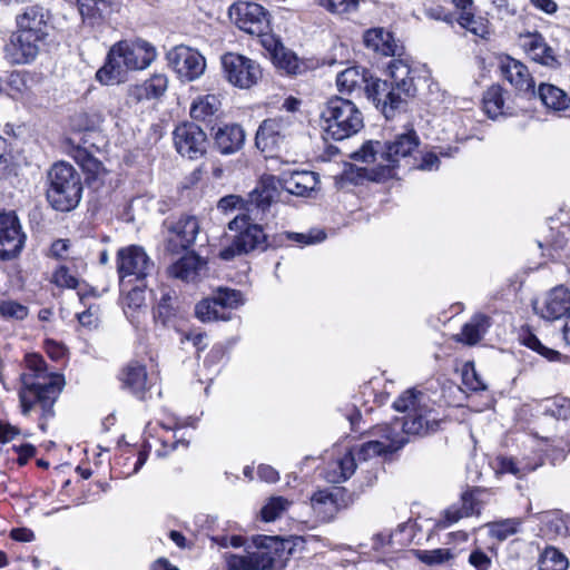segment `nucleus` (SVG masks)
Returning a JSON list of instances; mask_svg holds the SVG:
<instances>
[{"instance_id":"obj_1","label":"nucleus","mask_w":570,"mask_h":570,"mask_svg":"<svg viewBox=\"0 0 570 570\" xmlns=\"http://www.w3.org/2000/svg\"><path fill=\"white\" fill-rule=\"evenodd\" d=\"M425 395L414 389L403 392L394 402L393 409L397 412L406 413L391 424H381L371 429L370 435L380 443H397L386 451L392 454L404 448L409 442L410 435H425L438 430L439 421L432 416V411L428 409Z\"/></svg>"},{"instance_id":"obj_2","label":"nucleus","mask_w":570,"mask_h":570,"mask_svg":"<svg viewBox=\"0 0 570 570\" xmlns=\"http://www.w3.org/2000/svg\"><path fill=\"white\" fill-rule=\"evenodd\" d=\"M229 230L234 232L232 243L219 252L223 261H232L236 256L246 255L254 250L265 252L268 248L284 246L286 242H295L302 246L313 245L326 238L324 230L309 233L285 232L272 238L264 232L262 225L256 224L248 215H237L228 223Z\"/></svg>"},{"instance_id":"obj_3","label":"nucleus","mask_w":570,"mask_h":570,"mask_svg":"<svg viewBox=\"0 0 570 570\" xmlns=\"http://www.w3.org/2000/svg\"><path fill=\"white\" fill-rule=\"evenodd\" d=\"M390 79L382 80L371 75L364 87L365 95L386 119L404 109L409 98L416 95L413 70L403 59H393L387 66Z\"/></svg>"},{"instance_id":"obj_4","label":"nucleus","mask_w":570,"mask_h":570,"mask_svg":"<svg viewBox=\"0 0 570 570\" xmlns=\"http://www.w3.org/2000/svg\"><path fill=\"white\" fill-rule=\"evenodd\" d=\"M419 145L420 138L411 129L384 142L379 140L365 141L358 150L352 154V158L355 161L376 164V167L371 169L370 177L374 181H382L393 178L400 161L409 158Z\"/></svg>"},{"instance_id":"obj_5","label":"nucleus","mask_w":570,"mask_h":570,"mask_svg":"<svg viewBox=\"0 0 570 570\" xmlns=\"http://www.w3.org/2000/svg\"><path fill=\"white\" fill-rule=\"evenodd\" d=\"M26 363L33 373L21 375V389L19 400L22 414L27 415L36 405L43 410L45 417H53V405L61 391L60 375H45L46 362L39 354H27Z\"/></svg>"},{"instance_id":"obj_6","label":"nucleus","mask_w":570,"mask_h":570,"mask_svg":"<svg viewBox=\"0 0 570 570\" xmlns=\"http://www.w3.org/2000/svg\"><path fill=\"white\" fill-rule=\"evenodd\" d=\"M157 56L156 49L146 40H121L108 51L105 65L96 78L104 85L125 81L127 70H142L150 66Z\"/></svg>"},{"instance_id":"obj_7","label":"nucleus","mask_w":570,"mask_h":570,"mask_svg":"<svg viewBox=\"0 0 570 570\" xmlns=\"http://www.w3.org/2000/svg\"><path fill=\"white\" fill-rule=\"evenodd\" d=\"M254 550L245 554L226 553L228 570H282L285 568V543L278 537L258 535L253 539Z\"/></svg>"},{"instance_id":"obj_8","label":"nucleus","mask_w":570,"mask_h":570,"mask_svg":"<svg viewBox=\"0 0 570 570\" xmlns=\"http://www.w3.org/2000/svg\"><path fill=\"white\" fill-rule=\"evenodd\" d=\"M325 134L334 140H343L357 134L364 126L363 115L350 99L338 96L330 98L321 110Z\"/></svg>"},{"instance_id":"obj_9","label":"nucleus","mask_w":570,"mask_h":570,"mask_svg":"<svg viewBox=\"0 0 570 570\" xmlns=\"http://www.w3.org/2000/svg\"><path fill=\"white\" fill-rule=\"evenodd\" d=\"M46 195L53 209L59 212L75 209L82 195L79 173L68 163H56L48 173Z\"/></svg>"},{"instance_id":"obj_10","label":"nucleus","mask_w":570,"mask_h":570,"mask_svg":"<svg viewBox=\"0 0 570 570\" xmlns=\"http://www.w3.org/2000/svg\"><path fill=\"white\" fill-rule=\"evenodd\" d=\"M542 424L547 429L541 436L560 452H570V400L554 397L543 407Z\"/></svg>"},{"instance_id":"obj_11","label":"nucleus","mask_w":570,"mask_h":570,"mask_svg":"<svg viewBox=\"0 0 570 570\" xmlns=\"http://www.w3.org/2000/svg\"><path fill=\"white\" fill-rule=\"evenodd\" d=\"M117 273L120 287L124 289L126 278L128 282L142 283L146 277L155 272V264L145 249L138 245L121 247L116 256Z\"/></svg>"},{"instance_id":"obj_12","label":"nucleus","mask_w":570,"mask_h":570,"mask_svg":"<svg viewBox=\"0 0 570 570\" xmlns=\"http://www.w3.org/2000/svg\"><path fill=\"white\" fill-rule=\"evenodd\" d=\"M293 117H274L267 118L259 125L255 145L266 157H275L287 146L291 137V127Z\"/></svg>"},{"instance_id":"obj_13","label":"nucleus","mask_w":570,"mask_h":570,"mask_svg":"<svg viewBox=\"0 0 570 570\" xmlns=\"http://www.w3.org/2000/svg\"><path fill=\"white\" fill-rule=\"evenodd\" d=\"M222 67L227 81L240 89L255 86L263 75L255 60L235 52L223 55Z\"/></svg>"},{"instance_id":"obj_14","label":"nucleus","mask_w":570,"mask_h":570,"mask_svg":"<svg viewBox=\"0 0 570 570\" xmlns=\"http://www.w3.org/2000/svg\"><path fill=\"white\" fill-rule=\"evenodd\" d=\"M230 19L243 31L253 36H265L269 31L268 12L255 2L239 1L228 10Z\"/></svg>"},{"instance_id":"obj_15","label":"nucleus","mask_w":570,"mask_h":570,"mask_svg":"<svg viewBox=\"0 0 570 570\" xmlns=\"http://www.w3.org/2000/svg\"><path fill=\"white\" fill-rule=\"evenodd\" d=\"M26 235L14 212H0V259L11 261L22 250Z\"/></svg>"},{"instance_id":"obj_16","label":"nucleus","mask_w":570,"mask_h":570,"mask_svg":"<svg viewBox=\"0 0 570 570\" xmlns=\"http://www.w3.org/2000/svg\"><path fill=\"white\" fill-rule=\"evenodd\" d=\"M168 65L181 80L193 81L199 78L206 68L205 58L186 46H176L167 52Z\"/></svg>"},{"instance_id":"obj_17","label":"nucleus","mask_w":570,"mask_h":570,"mask_svg":"<svg viewBox=\"0 0 570 570\" xmlns=\"http://www.w3.org/2000/svg\"><path fill=\"white\" fill-rule=\"evenodd\" d=\"M176 150L189 159H198L207 148V136L195 122H183L174 130Z\"/></svg>"},{"instance_id":"obj_18","label":"nucleus","mask_w":570,"mask_h":570,"mask_svg":"<svg viewBox=\"0 0 570 570\" xmlns=\"http://www.w3.org/2000/svg\"><path fill=\"white\" fill-rule=\"evenodd\" d=\"M45 42L19 30L11 32L3 47L7 61L11 65H28L36 60Z\"/></svg>"},{"instance_id":"obj_19","label":"nucleus","mask_w":570,"mask_h":570,"mask_svg":"<svg viewBox=\"0 0 570 570\" xmlns=\"http://www.w3.org/2000/svg\"><path fill=\"white\" fill-rule=\"evenodd\" d=\"M533 309L548 321L567 317L570 314V289L563 285L551 288L542 299L533 302Z\"/></svg>"},{"instance_id":"obj_20","label":"nucleus","mask_w":570,"mask_h":570,"mask_svg":"<svg viewBox=\"0 0 570 570\" xmlns=\"http://www.w3.org/2000/svg\"><path fill=\"white\" fill-rule=\"evenodd\" d=\"M199 223L195 216H183L168 227L170 236L166 243V250L178 254L190 248L199 234Z\"/></svg>"},{"instance_id":"obj_21","label":"nucleus","mask_w":570,"mask_h":570,"mask_svg":"<svg viewBox=\"0 0 570 570\" xmlns=\"http://www.w3.org/2000/svg\"><path fill=\"white\" fill-rule=\"evenodd\" d=\"M121 387L140 401L151 397L153 379L146 366L137 361L129 362L120 373Z\"/></svg>"},{"instance_id":"obj_22","label":"nucleus","mask_w":570,"mask_h":570,"mask_svg":"<svg viewBox=\"0 0 570 570\" xmlns=\"http://www.w3.org/2000/svg\"><path fill=\"white\" fill-rule=\"evenodd\" d=\"M345 494L346 491L338 487L318 490L311 497V507L322 520L331 521L346 507Z\"/></svg>"},{"instance_id":"obj_23","label":"nucleus","mask_w":570,"mask_h":570,"mask_svg":"<svg viewBox=\"0 0 570 570\" xmlns=\"http://www.w3.org/2000/svg\"><path fill=\"white\" fill-rule=\"evenodd\" d=\"M17 30L35 37L42 42L48 37V21L45 9L40 6H29L16 17Z\"/></svg>"},{"instance_id":"obj_24","label":"nucleus","mask_w":570,"mask_h":570,"mask_svg":"<svg viewBox=\"0 0 570 570\" xmlns=\"http://www.w3.org/2000/svg\"><path fill=\"white\" fill-rule=\"evenodd\" d=\"M214 147L222 155H232L240 150L245 144V130L238 124H225L212 128Z\"/></svg>"},{"instance_id":"obj_25","label":"nucleus","mask_w":570,"mask_h":570,"mask_svg":"<svg viewBox=\"0 0 570 570\" xmlns=\"http://www.w3.org/2000/svg\"><path fill=\"white\" fill-rule=\"evenodd\" d=\"M520 38L523 39V48L533 61L552 69L560 67V61L553 49L547 43L541 33L537 31L525 32Z\"/></svg>"},{"instance_id":"obj_26","label":"nucleus","mask_w":570,"mask_h":570,"mask_svg":"<svg viewBox=\"0 0 570 570\" xmlns=\"http://www.w3.org/2000/svg\"><path fill=\"white\" fill-rule=\"evenodd\" d=\"M206 264L207 262L199 255L195 252H190L171 264L168 268V273L174 278L184 282H195L206 268Z\"/></svg>"},{"instance_id":"obj_27","label":"nucleus","mask_w":570,"mask_h":570,"mask_svg":"<svg viewBox=\"0 0 570 570\" xmlns=\"http://www.w3.org/2000/svg\"><path fill=\"white\" fill-rule=\"evenodd\" d=\"M503 77L520 92L534 94V82L525 65L508 57L501 65Z\"/></svg>"},{"instance_id":"obj_28","label":"nucleus","mask_w":570,"mask_h":570,"mask_svg":"<svg viewBox=\"0 0 570 570\" xmlns=\"http://www.w3.org/2000/svg\"><path fill=\"white\" fill-rule=\"evenodd\" d=\"M364 45L367 49L373 50L382 56H401L402 47L395 42L393 35L383 28H373L367 30L363 37Z\"/></svg>"},{"instance_id":"obj_29","label":"nucleus","mask_w":570,"mask_h":570,"mask_svg":"<svg viewBox=\"0 0 570 570\" xmlns=\"http://www.w3.org/2000/svg\"><path fill=\"white\" fill-rule=\"evenodd\" d=\"M535 518L542 524L541 531L550 539L570 535V514L563 513L561 510H551L539 512Z\"/></svg>"},{"instance_id":"obj_30","label":"nucleus","mask_w":570,"mask_h":570,"mask_svg":"<svg viewBox=\"0 0 570 570\" xmlns=\"http://www.w3.org/2000/svg\"><path fill=\"white\" fill-rule=\"evenodd\" d=\"M279 180L274 176H267L261 179L259 185L249 193V205L265 212L269 208L272 203L276 202L279 197L278 193Z\"/></svg>"},{"instance_id":"obj_31","label":"nucleus","mask_w":570,"mask_h":570,"mask_svg":"<svg viewBox=\"0 0 570 570\" xmlns=\"http://www.w3.org/2000/svg\"><path fill=\"white\" fill-rule=\"evenodd\" d=\"M167 88V76L164 73H154L142 83L130 87L129 96L136 101L157 99L166 92Z\"/></svg>"},{"instance_id":"obj_32","label":"nucleus","mask_w":570,"mask_h":570,"mask_svg":"<svg viewBox=\"0 0 570 570\" xmlns=\"http://www.w3.org/2000/svg\"><path fill=\"white\" fill-rule=\"evenodd\" d=\"M77 6L83 23L90 27L105 23L111 11L107 0H77Z\"/></svg>"},{"instance_id":"obj_33","label":"nucleus","mask_w":570,"mask_h":570,"mask_svg":"<svg viewBox=\"0 0 570 570\" xmlns=\"http://www.w3.org/2000/svg\"><path fill=\"white\" fill-rule=\"evenodd\" d=\"M371 80V71L360 67H350L341 71L336 77L338 91L342 94H351L356 88L365 87Z\"/></svg>"},{"instance_id":"obj_34","label":"nucleus","mask_w":570,"mask_h":570,"mask_svg":"<svg viewBox=\"0 0 570 570\" xmlns=\"http://www.w3.org/2000/svg\"><path fill=\"white\" fill-rule=\"evenodd\" d=\"M507 91L499 85L491 86L483 95V109L485 114L495 119L499 116L511 114L509 107H505Z\"/></svg>"},{"instance_id":"obj_35","label":"nucleus","mask_w":570,"mask_h":570,"mask_svg":"<svg viewBox=\"0 0 570 570\" xmlns=\"http://www.w3.org/2000/svg\"><path fill=\"white\" fill-rule=\"evenodd\" d=\"M538 96L542 104L552 110H566L570 105L569 96L559 87L551 83H541Z\"/></svg>"},{"instance_id":"obj_36","label":"nucleus","mask_w":570,"mask_h":570,"mask_svg":"<svg viewBox=\"0 0 570 570\" xmlns=\"http://www.w3.org/2000/svg\"><path fill=\"white\" fill-rule=\"evenodd\" d=\"M356 454L350 451L338 459L327 472L328 482L340 483L351 478L356 469Z\"/></svg>"},{"instance_id":"obj_37","label":"nucleus","mask_w":570,"mask_h":570,"mask_svg":"<svg viewBox=\"0 0 570 570\" xmlns=\"http://www.w3.org/2000/svg\"><path fill=\"white\" fill-rule=\"evenodd\" d=\"M489 317L483 314H478L472 320L464 324L461 330V341L468 345L476 344L485 333L488 327Z\"/></svg>"},{"instance_id":"obj_38","label":"nucleus","mask_w":570,"mask_h":570,"mask_svg":"<svg viewBox=\"0 0 570 570\" xmlns=\"http://www.w3.org/2000/svg\"><path fill=\"white\" fill-rule=\"evenodd\" d=\"M520 342L522 345L537 352L549 362H563L568 357L562 355L559 351L550 348L541 343V341L531 332H525L520 335Z\"/></svg>"},{"instance_id":"obj_39","label":"nucleus","mask_w":570,"mask_h":570,"mask_svg":"<svg viewBox=\"0 0 570 570\" xmlns=\"http://www.w3.org/2000/svg\"><path fill=\"white\" fill-rule=\"evenodd\" d=\"M176 301L177 295L174 291L164 292L157 303V306L154 309L155 321L161 323L164 326H167L176 316Z\"/></svg>"},{"instance_id":"obj_40","label":"nucleus","mask_w":570,"mask_h":570,"mask_svg":"<svg viewBox=\"0 0 570 570\" xmlns=\"http://www.w3.org/2000/svg\"><path fill=\"white\" fill-rule=\"evenodd\" d=\"M195 315L204 323L213 321H228L230 318V313L220 311L213 296L196 304Z\"/></svg>"},{"instance_id":"obj_41","label":"nucleus","mask_w":570,"mask_h":570,"mask_svg":"<svg viewBox=\"0 0 570 570\" xmlns=\"http://www.w3.org/2000/svg\"><path fill=\"white\" fill-rule=\"evenodd\" d=\"M539 570H567L568 558L557 548L547 547L538 560Z\"/></svg>"},{"instance_id":"obj_42","label":"nucleus","mask_w":570,"mask_h":570,"mask_svg":"<svg viewBox=\"0 0 570 570\" xmlns=\"http://www.w3.org/2000/svg\"><path fill=\"white\" fill-rule=\"evenodd\" d=\"M542 465V460L535 463H530L527 460H515L513 458H501L499 461L500 471L503 473H511L521 479L530 472H533Z\"/></svg>"},{"instance_id":"obj_43","label":"nucleus","mask_w":570,"mask_h":570,"mask_svg":"<svg viewBox=\"0 0 570 570\" xmlns=\"http://www.w3.org/2000/svg\"><path fill=\"white\" fill-rule=\"evenodd\" d=\"M219 107L220 101L215 95H206L193 102L190 116L195 120H206L207 117L215 115Z\"/></svg>"},{"instance_id":"obj_44","label":"nucleus","mask_w":570,"mask_h":570,"mask_svg":"<svg viewBox=\"0 0 570 570\" xmlns=\"http://www.w3.org/2000/svg\"><path fill=\"white\" fill-rule=\"evenodd\" d=\"M220 309H234L244 304V297L240 291L218 287L212 295Z\"/></svg>"},{"instance_id":"obj_45","label":"nucleus","mask_w":570,"mask_h":570,"mask_svg":"<svg viewBox=\"0 0 570 570\" xmlns=\"http://www.w3.org/2000/svg\"><path fill=\"white\" fill-rule=\"evenodd\" d=\"M146 287L142 282L128 291L125 298V313L128 317H132L134 312L146 308Z\"/></svg>"},{"instance_id":"obj_46","label":"nucleus","mask_w":570,"mask_h":570,"mask_svg":"<svg viewBox=\"0 0 570 570\" xmlns=\"http://www.w3.org/2000/svg\"><path fill=\"white\" fill-rule=\"evenodd\" d=\"M27 89L26 75L20 71H12L6 76L0 85V90L7 92L8 96L16 98Z\"/></svg>"},{"instance_id":"obj_47","label":"nucleus","mask_w":570,"mask_h":570,"mask_svg":"<svg viewBox=\"0 0 570 570\" xmlns=\"http://www.w3.org/2000/svg\"><path fill=\"white\" fill-rule=\"evenodd\" d=\"M291 503L292 502L283 497L271 498L261 510L262 519L266 522L275 521L287 510Z\"/></svg>"},{"instance_id":"obj_48","label":"nucleus","mask_w":570,"mask_h":570,"mask_svg":"<svg viewBox=\"0 0 570 570\" xmlns=\"http://www.w3.org/2000/svg\"><path fill=\"white\" fill-rule=\"evenodd\" d=\"M274 59L277 66L287 73L297 75L302 70V63L297 56L292 51H286L283 47L279 50H275Z\"/></svg>"},{"instance_id":"obj_49","label":"nucleus","mask_w":570,"mask_h":570,"mask_svg":"<svg viewBox=\"0 0 570 570\" xmlns=\"http://www.w3.org/2000/svg\"><path fill=\"white\" fill-rule=\"evenodd\" d=\"M392 444L393 443H380V441L371 439L360 445L356 451V456L358 460L367 461L375 456L387 455L390 453L386 451V448H392Z\"/></svg>"},{"instance_id":"obj_50","label":"nucleus","mask_w":570,"mask_h":570,"mask_svg":"<svg viewBox=\"0 0 570 570\" xmlns=\"http://www.w3.org/2000/svg\"><path fill=\"white\" fill-rule=\"evenodd\" d=\"M0 316L22 321L28 316V307L12 299H0Z\"/></svg>"},{"instance_id":"obj_51","label":"nucleus","mask_w":570,"mask_h":570,"mask_svg":"<svg viewBox=\"0 0 570 570\" xmlns=\"http://www.w3.org/2000/svg\"><path fill=\"white\" fill-rule=\"evenodd\" d=\"M416 558L425 564H442L449 561L453 554L450 549L416 550Z\"/></svg>"},{"instance_id":"obj_52","label":"nucleus","mask_w":570,"mask_h":570,"mask_svg":"<svg viewBox=\"0 0 570 570\" xmlns=\"http://www.w3.org/2000/svg\"><path fill=\"white\" fill-rule=\"evenodd\" d=\"M521 522L517 519H507L491 525V534L500 541L508 539L518 532Z\"/></svg>"},{"instance_id":"obj_53","label":"nucleus","mask_w":570,"mask_h":570,"mask_svg":"<svg viewBox=\"0 0 570 570\" xmlns=\"http://www.w3.org/2000/svg\"><path fill=\"white\" fill-rule=\"evenodd\" d=\"M314 179L308 174L305 173H295L292 177L286 181V190L291 194L303 196L305 195L312 187H308L305 184V180Z\"/></svg>"},{"instance_id":"obj_54","label":"nucleus","mask_w":570,"mask_h":570,"mask_svg":"<svg viewBox=\"0 0 570 570\" xmlns=\"http://www.w3.org/2000/svg\"><path fill=\"white\" fill-rule=\"evenodd\" d=\"M53 282L59 287L76 288L79 284L78 278L72 275L68 267L60 266L53 273Z\"/></svg>"},{"instance_id":"obj_55","label":"nucleus","mask_w":570,"mask_h":570,"mask_svg":"<svg viewBox=\"0 0 570 570\" xmlns=\"http://www.w3.org/2000/svg\"><path fill=\"white\" fill-rule=\"evenodd\" d=\"M324 6L332 13L343 14L355 11L358 0H326Z\"/></svg>"},{"instance_id":"obj_56","label":"nucleus","mask_w":570,"mask_h":570,"mask_svg":"<svg viewBox=\"0 0 570 570\" xmlns=\"http://www.w3.org/2000/svg\"><path fill=\"white\" fill-rule=\"evenodd\" d=\"M423 13L426 18L435 21H444L446 23H453V16L440 6V4H424Z\"/></svg>"},{"instance_id":"obj_57","label":"nucleus","mask_w":570,"mask_h":570,"mask_svg":"<svg viewBox=\"0 0 570 570\" xmlns=\"http://www.w3.org/2000/svg\"><path fill=\"white\" fill-rule=\"evenodd\" d=\"M458 22L462 28L466 29L468 31L472 32L473 35L481 36V37L483 36V32H484L483 26L475 20L473 14L463 12L460 16Z\"/></svg>"},{"instance_id":"obj_58","label":"nucleus","mask_w":570,"mask_h":570,"mask_svg":"<svg viewBox=\"0 0 570 570\" xmlns=\"http://www.w3.org/2000/svg\"><path fill=\"white\" fill-rule=\"evenodd\" d=\"M469 563L476 570H489L491 567L490 557L480 549L472 551L469 556Z\"/></svg>"},{"instance_id":"obj_59","label":"nucleus","mask_w":570,"mask_h":570,"mask_svg":"<svg viewBox=\"0 0 570 570\" xmlns=\"http://www.w3.org/2000/svg\"><path fill=\"white\" fill-rule=\"evenodd\" d=\"M478 492H480L479 489H472L462 493V509L464 510L465 515H472L473 513L478 512V501L475 499V493Z\"/></svg>"},{"instance_id":"obj_60","label":"nucleus","mask_w":570,"mask_h":570,"mask_svg":"<svg viewBox=\"0 0 570 570\" xmlns=\"http://www.w3.org/2000/svg\"><path fill=\"white\" fill-rule=\"evenodd\" d=\"M500 19H509L517 14L515 6L511 4L509 0H491Z\"/></svg>"},{"instance_id":"obj_61","label":"nucleus","mask_w":570,"mask_h":570,"mask_svg":"<svg viewBox=\"0 0 570 570\" xmlns=\"http://www.w3.org/2000/svg\"><path fill=\"white\" fill-rule=\"evenodd\" d=\"M463 517H466L464 510L462 508L451 507L444 512V519L440 520L439 525L442 528H448L451 524L458 522Z\"/></svg>"},{"instance_id":"obj_62","label":"nucleus","mask_w":570,"mask_h":570,"mask_svg":"<svg viewBox=\"0 0 570 570\" xmlns=\"http://www.w3.org/2000/svg\"><path fill=\"white\" fill-rule=\"evenodd\" d=\"M463 382L472 391H482L487 389L474 368H472L471 372L465 371L463 373Z\"/></svg>"},{"instance_id":"obj_63","label":"nucleus","mask_w":570,"mask_h":570,"mask_svg":"<svg viewBox=\"0 0 570 570\" xmlns=\"http://www.w3.org/2000/svg\"><path fill=\"white\" fill-rule=\"evenodd\" d=\"M440 158L435 153H426L423 155L421 163L417 165V169L421 170H436L440 167Z\"/></svg>"},{"instance_id":"obj_64","label":"nucleus","mask_w":570,"mask_h":570,"mask_svg":"<svg viewBox=\"0 0 570 570\" xmlns=\"http://www.w3.org/2000/svg\"><path fill=\"white\" fill-rule=\"evenodd\" d=\"M13 450L19 454L18 463L20 465H24L37 452L36 448L30 443L13 446Z\"/></svg>"}]
</instances>
